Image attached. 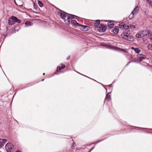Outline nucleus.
I'll list each match as a JSON object with an SVG mask.
<instances>
[{
	"label": "nucleus",
	"instance_id": "ddd939ff",
	"mask_svg": "<svg viewBox=\"0 0 152 152\" xmlns=\"http://www.w3.org/2000/svg\"><path fill=\"white\" fill-rule=\"evenodd\" d=\"M108 25L110 28H112L114 25V23L113 22H109L107 23Z\"/></svg>",
	"mask_w": 152,
	"mask_h": 152
},
{
	"label": "nucleus",
	"instance_id": "9d476101",
	"mask_svg": "<svg viewBox=\"0 0 152 152\" xmlns=\"http://www.w3.org/2000/svg\"><path fill=\"white\" fill-rule=\"evenodd\" d=\"M137 57L140 59V61H141L146 58L145 56L141 54H139L137 55Z\"/></svg>",
	"mask_w": 152,
	"mask_h": 152
},
{
	"label": "nucleus",
	"instance_id": "0eeeda50",
	"mask_svg": "<svg viewBox=\"0 0 152 152\" xmlns=\"http://www.w3.org/2000/svg\"><path fill=\"white\" fill-rule=\"evenodd\" d=\"M119 26L121 28L128 29L129 28V26L124 23H121L119 24Z\"/></svg>",
	"mask_w": 152,
	"mask_h": 152
},
{
	"label": "nucleus",
	"instance_id": "c85d7f7f",
	"mask_svg": "<svg viewBox=\"0 0 152 152\" xmlns=\"http://www.w3.org/2000/svg\"><path fill=\"white\" fill-rule=\"evenodd\" d=\"M70 56H69L68 57H67V59L68 60L70 58Z\"/></svg>",
	"mask_w": 152,
	"mask_h": 152
},
{
	"label": "nucleus",
	"instance_id": "aec40b11",
	"mask_svg": "<svg viewBox=\"0 0 152 152\" xmlns=\"http://www.w3.org/2000/svg\"><path fill=\"white\" fill-rule=\"evenodd\" d=\"M136 26L134 25H130L129 26V29H131L132 30H134Z\"/></svg>",
	"mask_w": 152,
	"mask_h": 152
},
{
	"label": "nucleus",
	"instance_id": "f03ea898",
	"mask_svg": "<svg viewBox=\"0 0 152 152\" xmlns=\"http://www.w3.org/2000/svg\"><path fill=\"white\" fill-rule=\"evenodd\" d=\"M121 37L127 40L133 41L134 40V37L131 35H130V32L128 31L123 32L121 35Z\"/></svg>",
	"mask_w": 152,
	"mask_h": 152
},
{
	"label": "nucleus",
	"instance_id": "20e7f679",
	"mask_svg": "<svg viewBox=\"0 0 152 152\" xmlns=\"http://www.w3.org/2000/svg\"><path fill=\"white\" fill-rule=\"evenodd\" d=\"M150 33V31L148 30H146L142 31L140 33L142 38V39H144V37L148 35Z\"/></svg>",
	"mask_w": 152,
	"mask_h": 152
},
{
	"label": "nucleus",
	"instance_id": "1a4fd4ad",
	"mask_svg": "<svg viewBox=\"0 0 152 152\" xmlns=\"http://www.w3.org/2000/svg\"><path fill=\"white\" fill-rule=\"evenodd\" d=\"M139 9V7L138 6H136L132 12V14L133 15L137 13L138 12Z\"/></svg>",
	"mask_w": 152,
	"mask_h": 152
},
{
	"label": "nucleus",
	"instance_id": "f3484780",
	"mask_svg": "<svg viewBox=\"0 0 152 152\" xmlns=\"http://www.w3.org/2000/svg\"><path fill=\"white\" fill-rule=\"evenodd\" d=\"M65 66L64 65L62 64L61 65V68L60 67L58 66L57 67V71H58V70H61L62 69H64L65 68Z\"/></svg>",
	"mask_w": 152,
	"mask_h": 152
},
{
	"label": "nucleus",
	"instance_id": "7c9ffc66",
	"mask_svg": "<svg viewBox=\"0 0 152 152\" xmlns=\"http://www.w3.org/2000/svg\"><path fill=\"white\" fill-rule=\"evenodd\" d=\"M45 74L44 73L43 74V75H45Z\"/></svg>",
	"mask_w": 152,
	"mask_h": 152
},
{
	"label": "nucleus",
	"instance_id": "cd10ccee",
	"mask_svg": "<svg viewBox=\"0 0 152 152\" xmlns=\"http://www.w3.org/2000/svg\"><path fill=\"white\" fill-rule=\"evenodd\" d=\"M34 8H35L36 9V7H37V6H36V5H35V4H34Z\"/></svg>",
	"mask_w": 152,
	"mask_h": 152
},
{
	"label": "nucleus",
	"instance_id": "4468645a",
	"mask_svg": "<svg viewBox=\"0 0 152 152\" xmlns=\"http://www.w3.org/2000/svg\"><path fill=\"white\" fill-rule=\"evenodd\" d=\"M131 49L133 50L137 53H138L140 51V50L138 48H134L133 47H132Z\"/></svg>",
	"mask_w": 152,
	"mask_h": 152
},
{
	"label": "nucleus",
	"instance_id": "9b49d317",
	"mask_svg": "<svg viewBox=\"0 0 152 152\" xmlns=\"http://www.w3.org/2000/svg\"><path fill=\"white\" fill-rule=\"evenodd\" d=\"M7 141V140L6 139H0V147H2Z\"/></svg>",
	"mask_w": 152,
	"mask_h": 152
},
{
	"label": "nucleus",
	"instance_id": "a878e982",
	"mask_svg": "<svg viewBox=\"0 0 152 152\" xmlns=\"http://www.w3.org/2000/svg\"><path fill=\"white\" fill-rule=\"evenodd\" d=\"M147 0V1L148 3H150V4L151 5H152L151 4V2H152V0Z\"/></svg>",
	"mask_w": 152,
	"mask_h": 152
},
{
	"label": "nucleus",
	"instance_id": "dca6fc26",
	"mask_svg": "<svg viewBox=\"0 0 152 152\" xmlns=\"http://www.w3.org/2000/svg\"><path fill=\"white\" fill-rule=\"evenodd\" d=\"M32 23L30 21H27L25 23V25L26 26H30L32 25Z\"/></svg>",
	"mask_w": 152,
	"mask_h": 152
},
{
	"label": "nucleus",
	"instance_id": "f257e3e1",
	"mask_svg": "<svg viewBox=\"0 0 152 152\" xmlns=\"http://www.w3.org/2000/svg\"><path fill=\"white\" fill-rule=\"evenodd\" d=\"M60 15L61 18L64 19V21L66 24L69 25L70 24V19L72 16H75L74 15L69 14L66 13L64 11H61L60 13Z\"/></svg>",
	"mask_w": 152,
	"mask_h": 152
},
{
	"label": "nucleus",
	"instance_id": "4be33fe9",
	"mask_svg": "<svg viewBox=\"0 0 152 152\" xmlns=\"http://www.w3.org/2000/svg\"><path fill=\"white\" fill-rule=\"evenodd\" d=\"M106 98L108 100H110L111 99L110 95H109L108 93L106 95Z\"/></svg>",
	"mask_w": 152,
	"mask_h": 152
},
{
	"label": "nucleus",
	"instance_id": "412c9836",
	"mask_svg": "<svg viewBox=\"0 0 152 152\" xmlns=\"http://www.w3.org/2000/svg\"><path fill=\"white\" fill-rule=\"evenodd\" d=\"M136 37L137 38H142L141 35V34H137L136 35Z\"/></svg>",
	"mask_w": 152,
	"mask_h": 152
},
{
	"label": "nucleus",
	"instance_id": "6e6552de",
	"mask_svg": "<svg viewBox=\"0 0 152 152\" xmlns=\"http://www.w3.org/2000/svg\"><path fill=\"white\" fill-rule=\"evenodd\" d=\"M73 17L74 16H72V17L71 18L70 20H71V24L72 25L74 26H80V24L78 23L75 20H72V18H74Z\"/></svg>",
	"mask_w": 152,
	"mask_h": 152
},
{
	"label": "nucleus",
	"instance_id": "bb28decb",
	"mask_svg": "<svg viewBox=\"0 0 152 152\" xmlns=\"http://www.w3.org/2000/svg\"><path fill=\"white\" fill-rule=\"evenodd\" d=\"M107 48L110 49H112L113 48V47L111 46H108Z\"/></svg>",
	"mask_w": 152,
	"mask_h": 152
},
{
	"label": "nucleus",
	"instance_id": "5701e85b",
	"mask_svg": "<svg viewBox=\"0 0 152 152\" xmlns=\"http://www.w3.org/2000/svg\"><path fill=\"white\" fill-rule=\"evenodd\" d=\"M38 4L39 6H40L41 7H42L43 6V4L42 2L41 1H38Z\"/></svg>",
	"mask_w": 152,
	"mask_h": 152
},
{
	"label": "nucleus",
	"instance_id": "f8f14e48",
	"mask_svg": "<svg viewBox=\"0 0 152 152\" xmlns=\"http://www.w3.org/2000/svg\"><path fill=\"white\" fill-rule=\"evenodd\" d=\"M100 21L99 20H96L94 24V26L96 28H98L101 24H100Z\"/></svg>",
	"mask_w": 152,
	"mask_h": 152
},
{
	"label": "nucleus",
	"instance_id": "c756f323",
	"mask_svg": "<svg viewBox=\"0 0 152 152\" xmlns=\"http://www.w3.org/2000/svg\"><path fill=\"white\" fill-rule=\"evenodd\" d=\"M44 80V79H42V81H43V80Z\"/></svg>",
	"mask_w": 152,
	"mask_h": 152
},
{
	"label": "nucleus",
	"instance_id": "423d86ee",
	"mask_svg": "<svg viewBox=\"0 0 152 152\" xmlns=\"http://www.w3.org/2000/svg\"><path fill=\"white\" fill-rule=\"evenodd\" d=\"M15 19H16L15 17L14 16L12 17L8 21L9 24L10 25H12L15 23L16 22Z\"/></svg>",
	"mask_w": 152,
	"mask_h": 152
},
{
	"label": "nucleus",
	"instance_id": "2eb2a0df",
	"mask_svg": "<svg viewBox=\"0 0 152 152\" xmlns=\"http://www.w3.org/2000/svg\"><path fill=\"white\" fill-rule=\"evenodd\" d=\"M80 29L83 31H86V28L87 27L86 26L80 24Z\"/></svg>",
	"mask_w": 152,
	"mask_h": 152
},
{
	"label": "nucleus",
	"instance_id": "6ab92c4d",
	"mask_svg": "<svg viewBox=\"0 0 152 152\" xmlns=\"http://www.w3.org/2000/svg\"><path fill=\"white\" fill-rule=\"evenodd\" d=\"M148 37L150 39L151 42H152V32L151 33L150 32V33L148 35Z\"/></svg>",
	"mask_w": 152,
	"mask_h": 152
},
{
	"label": "nucleus",
	"instance_id": "393cba45",
	"mask_svg": "<svg viewBox=\"0 0 152 152\" xmlns=\"http://www.w3.org/2000/svg\"><path fill=\"white\" fill-rule=\"evenodd\" d=\"M148 48L149 49L152 50V44H149L148 45Z\"/></svg>",
	"mask_w": 152,
	"mask_h": 152
},
{
	"label": "nucleus",
	"instance_id": "a211bd4d",
	"mask_svg": "<svg viewBox=\"0 0 152 152\" xmlns=\"http://www.w3.org/2000/svg\"><path fill=\"white\" fill-rule=\"evenodd\" d=\"M118 29L116 27H115L113 30V32L115 34H117L118 32Z\"/></svg>",
	"mask_w": 152,
	"mask_h": 152
},
{
	"label": "nucleus",
	"instance_id": "7ed1b4c3",
	"mask_svg": "<svg viewBox=\"0 0 152 152\" xmlns=\"http://www.w3.org/2000/svg\"><path fill=\"white\" fill-rule=\"evenodd\" d=\"M13 148V145L10 143H7L5 146L6 150L7 152H11Z\"/></svg>",
	"mask_w": 152,
	"mask_h": 152
},
{
	"label": "nucleus",
	"instance_id": "39448f33",
	"mask_svg": "<svg viewBox=\"0 0 152 152\" xmlns=\"http://www.w3.org/2000/svg\"><path fill=\"white\" fill-rule=\"evenodd\" d=\"M98 28V30L101 32L105 31L107 29L106 26L103 24H101Z\"/></svg>",
	"mask_w": 152,
	"mask_h": 152
},
{
	"label": "nucleus",
	"instance_id": "b1692460",
	"mask_svg": "<svg viewBox=\"0 0 152 152\" xmlns=\"http://www.w3.org/2000/svg\"><path fill=\"white\" fill-rule=\"evenodd\" d=\"M15 18H16L15 19L16 22H17L18 23H20L21 22V20L20 19H18L16 17H15Z\"/></svg>",
	"mask_w": 152,
	"mask_h": 152
}]
</instances>
